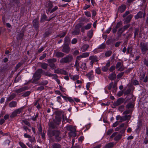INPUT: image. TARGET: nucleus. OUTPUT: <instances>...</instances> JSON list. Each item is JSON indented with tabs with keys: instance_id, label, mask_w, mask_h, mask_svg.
Wrapping results in <instances>:
<instances>
[{
	"instance_id": "obj_44",
	"label": "nucleus",
	"mask_w": 148,
	"mask_h": 148,
	"mask_svg": "<svg viewBox=\"0 0 148 148\" xmlns=\"http://www.w3.org/2000/svg\"><path fill=\"white\" fill-rule=\"evenodd\" d=\"M116 119L117 120H120L119 121V122H123L122 116H121L119 115H118L116 116Z\"/></svg>"
},
{
	"instance_id": "obj_8",
	"label": "nucleus",
	"mask_w": 148,
	"mask_h": 148,
	"mask_svg": "<svg viewBox=\"0 0 148 148\" xmlns=\"http://www.w3.org/2000/svg\"><path fill=\"white\" fill-rule=\"evenodd\" d=\"M61 119L62 118L61 117L55 116V118L53 119V121L55 123V124L57 125L58 127L61 123Z\"/></svg>"
},
{
	"instance_id": "obj_46",
	"label": "nucleus",
	"mask_w": 148,
	"mask_h": 148,
	"mask_svg": "<svg viewBox=\"0 0 148 148\" xmlns=\"http://www.w3.org/2000/svg\"><path fill=\"white\" fill-rule=\"evenodd\" d=\"M89 52L84 53L82 54V56L83 58L87 57L89 56Z\"/></svg>"
},
{
	"instance_id": "obj_4",
	"label": "nucleus",
	"mask_w": 148,
	"mask_h": 148,
	"mask_svg": "<svg viewBox=\"0 0 148 148\" xmlns=\"http://www.w3.org/2000/svg\"><path fill=\"white\" fill-rule=\"evenodd\" d=\"M140 48L142 54H145L148 50V44L141 42L140 44Z\"/></svg>"
},
{
	"instance_id": "obj_63",
	"label": "nucleus",
	"mask_w": 148,
	"mask_h": 148,
	"mask_svg": "<svg viewBox=\"0 0 148 148\" xmlns=\"http://www.w3.org/2000/svg\"><path fill=\"white\" fill-rule=\"evenodd\" d=\"M22 65V63L19 62L18 64H17L15 68V71H16Z\"/></svg>"
},
{
	"instance_id": "obj_52",
	"label": "nucleus",
	"mask_w": 148,
	"mask_h": 148,
	"mask_svg": "<svg viewBox=\"0 0 148 148\" xmlns=\"http://www.w3.org/2000/svg\"><path fill=\"white\" fill-rule=\"evenodd\" d=\"M123 64H122L121 62H118L116 65V69H118L119 68H120L121 66H123Z\"/></svg>"
},
{
	"instance_id": "obj_32",
	"label": "nucleus",
	"mask_w": 148,
	"mask_h": 148,
	"mask_svg": "<svg viewBox=\"0 0 148 148\" xmlns=\"http://www.w3.org/2000/svg\"><path fill=\"white\" fill-rule=\"evenodd\" d=\"M47 17L46 15V14H44L41 17L40 19V22H43L44 20L46 21H47Z\"/></svg>"
},
{
	"instance_id": "obj_39",
	"label": "nucleus",
	"mask_w": 148,
	"mask_h": 148,
	"mask_svg": "<svg viewBox=\"0 0 148 148\" xmlns=\"http://www.w3.org/2000/svg\"><path fill=\"white\" fill-rule=\"evenodd\" d=\"M145 72H143L142 73H141L140 74V82H142L143 79H144L145 77Z\"/></svg>"
},
{
	"instance_id": "obj_14",
	"label": "nucleus",
	"mask_w": 148,
	"mask_h": 148,
	"mask_svg": "<svg viewBox=\"0 0 148 148\" xmlns=\"http://www.w3.org/2000/svg\"><path fill=\"white\" fill-rule=\"evenodd\" d=\"M27 87L25 86L23 87H22L16 90H15V92L17 93H19L23 91L27 90Z\"/></svg>"
},
{
	"instance_id": "obj_33",
	"label": "nucleus",
	"mask_w": 148,
	"mask_h": 148,
	"mask_svg": "<svg viewBox=\"0 0 148 148\" xmlns=\"http://www.w3.org/2000/svg\"><path fill=\"white\" fill-rule=\"evenodd\" d=\"M48 65L45 63H42L40 65V67L45 70H47L48 67Z\"/></svg>"
},
{
	"instance_id": "obj_56",
	"label": "nucleus",
	"mask_w": 148,
	"mask_h": 148,
	"mask_svg": "<svg viewBox=\"0 0 148 148\" xmlns=\"http://www.w3.org/2000/svg\"><path fill=\"white\" fill-rule=\"evenodd\" d=\"M95 72L98 74H100L101 73V69L99 67L97 68L95 70Z\"/></svg>"
},
{
	"instance_id": "obj_40",
	"label": "nucleus",
	"mask_w": 148,
	"mask_h": 148,
	"mask_svg": "<svg viewBox=\"0 0 148 148\" xmlns=\"http://www.w3.org/2000/svg\"><path fill=\"white\" fill-rule=\"evenodd\" d=\"M57 59L55 58H53L47 60V62L48 63H54L57 61Z\"/></svg>"
},
{
	"instance_id": "obj_30",
	"label": "nucleus",
	"mask_w": 148,
	"mask_h": 148,
	"mask_svg": "<svg viewBox=\"0 0 148 148\" xmlns=\"http://www.w3.org/2000/svg\"><path fill=\"white\" fill-rule=\"evenodd\" d=\"M134 107V105L132 103H128L126 106V107L127 109H132Z\"/></svg>"
},
{
	"instance_id": "obj_1",
	"label": "nucleus",
	"mask_w": 148,
	"mask_h": 148,
	"mask_svg": "<svg viewBox=\"0 0 148 148\" xmlns=\"http://www.w3.org/2000/svg\"><path fill=\"white\" fill-rule=\"evenodd\" d=\"M43 70L42 69H38L34 74L33 78L31 80L32 83H34L38 80L41 77V74L43 72Z\"/></svg>"
},
{
	"instance_id": "obj_20",
	"label": "nucleus",
	"mask_w": 148,
	"mask_h": 148,
	"mask_svg": "<svg viewBox=\"0 0 148 148\" xmlns=\"http://www.w3.org/2000/svg\"><path fill=\"white\" fill-rule=\"evenodd\" d=\"M89 47V45L87 44H85L83 45L81 47V50L82 52L86 51Z\"/></svg>"
},
{
	"instance_id": "obj_62",
	"label": "nucleus",
	"mask_w": 148,
	"mask_h": 148,
	"mask_svg": "<svg viewBox=\"0 0 148 148\" xmlns=\"http://www.w3.org/2000/svg\"><path fill=\"white\" fill-rule=\"evenodd\" d=\"M124 73V72H123L119 73L117 76V78L119 79L121 78L123 75Z\"/></svg>"
},
{
	"instance_id": "obj_10",
	"label": "nucleus",
	"mask_w": 148,
	"mask_h": 148,
	"mask_svg": "<svg viewBox=\"0 0 148 148\" xmlns=\"http://www.w3.org/2000/svg\"><path fill=\"white\" fill-rule=\"evenodd\" d=\"M39 21L38 18H36L33 21V25L35 29L37 30L39 27Z\"/></svg>"
},
{
	"instance_id": "obj_41",
	"label": "nucleus",
	"mask_w": 148,
	"mask_h": 148,
	"mask_svg": "<svg viewBox=\"0 0 148 148\" xmlns=\"http://www.w3.org/2000/svg\"><path fill=\"white\" fill-rule=\"evenodd\" d=\"M56 115V116L58 117H61V115L62 114V112L60 111H57L55 112Z\"/></svg>"
},
{
	"instance_id": "obj_42",
	"label": "nucleus",
	"mask_w": 148,
	"mask_h": 148,
	"mask_svg": "<svg viewBox=\"0 0 148 148\" xmlns=\"http://www.w3.org/2000/svg\"><path fill=\"white\" fill-rule=\"evenodd\" d=\"M112 53V51H107L105 54L106 57H107L110 56Z\"/></svg>"
},
{
	"instance_id": "obj_38",
	"label": "nucleus",
	"mask_w": 148,
	"mask_h": 148,
	"mask_svg": "<svg viewBox=\"0 0 148 148\" xmlns=\"http://www.w3.org/2000/svg\"><path fill=\"white\" fill-rule=\"evenodd\" d=\"M23 109V107H22L21 108L16 109L14 110L16 115L20 114L22 111Z\"/></svg>"
},
{
	"instance_id": "obj_11",
	"label": "nucleus",
	"mask_w": 148,
	"mask_h": 148,
	"mask_svg": "<svg viewBox=\"0 0 148 148\" xmlns=\"http://www.w3.org/2000/svg\"><path fill=\"white\" fill-rule=\"evenodd\" d=\"M80 27L81 25H76L75 27V29L72 32V33L75 35L78 34L80 32L79 28Z\"/></svg>"
},
{
	"instance_id": "obj_3",
	"label": "nucleus",
	"mask_w": 148,
	"mask_h": 148,
	"mask_svg": "<svg viewBox=\"0 0 148 148\" xmlns=\"http://www.w3.org/2000/svg\"><path fill=\"white\" fill-rule=\"evenodd\" d=\"M73 59L72 56L69 54L66 55L65 57L62 58L60 60V62L62 64H69L71 62Z\"/></svg>"
},
{
	"instance_id": "obj_60",
	"label": "nucleus",
	"mask_w": 148,
	"mask_h": 148,
	"mask_svg": "<svg viewBox=\"0 0 148 148\" xmlns=\"http://www.w3.org/2000/svg\"><path fill=\"white\" fill-rule=\"evenodd\" d=\"M124 31H125L123 29V28L121 27V28H120L118 29L117 33L122 34V33L124 32Z\"/></svg>"
},
{
	"instance_id": "obj_55",
	"label": "nucleus",
	"mask_w": 148,
	"mask_h": 148,
	"mask_svg": "<svg viewBox=\"0 0 148 148\" xmlns=\"http://www.w3.org/2000/svg\"><path fill=\"white\" fill-rule=\"evenodd\" d=\"M60 74H63L64 75H67L68 74V72H67L66 71L61 69V71Z\"/></svg>"
},
{
	"instance_id": "obj_15",
	"label": "nucleus",
	"mask_w": 148,
	"mask_h": 148,
	"mask_svg": "<svg viewBox=\"0 0 148 148\" xmlns=\"http://www.w3.org/2000/svg\"><path fill=\"white\" fill-rule=\"evenodd\" d=\"M24 35L23 30H21L19 33H18L17 36V39L18 40H21L23 37Z\"/></svg>"
},
{
	"instance_id": "obj_19",
	"label": "nucleus",
	"mask_w": 148,
	"mask_h": 148,
	"mask_svg": "<svg viewBox=\"0 0 148 148\" xmlns=\"http://www.w3.org/2000/svg\"><path fill=\"white\" fill-rule=\"evenodd\" d=\"M143 15V12L141 11H139L137 14L134 16L136 19H138L139 18H141Z\"/></svg>"
},
{
	"instance_id": "obj_6",
	"label": "nucleus",
	"mask_w": 148,
	"mask_h": 148,
	"mask_svg": "<svg viewBox=\"0 0 148 148\" xmlns=\"http://www.w3.org/2000/svg\"><path fill=\"white\" fill-rule=\"evenodd\" d=\"M62 51L64 53H68L70 51V48L67 44H64L62 47Z\"/></svg>"
},
{
	"instance_id": "obj_59",
	"label": "nucleus",
	"mask_w": 148,
	"mask_h": 148,
	"mask_svg": "<svg viewBox=\"0 0 148 148\" xmlns=\"http://www.w3.org/2000/svg\"><path fill=\"white\" fill-rule=\"evenodd\" d=\"M19 144L21 147L22 148H27L26 145L23 143L20 142H19Z\"/></svg>"
},
{
	"instance_id": "obj_51",
	"label": "nucleus",
	"mask_w": 148,
	"mask_h": 148,
	"mask_svg": "<svg viewBox=\"0 0 148 148\" xmlns=\"http://www.w3.org/2000/svg\"><path fill=\"white\" fill-rule=\"evenodd\" d=\"M118 110L119 111L122 112L124 110V106L121 105L118 108Z\"/></svg>"
},
{
	"instance_id": "obj_5",
	"label": "nucleus",
	"mask_w": 148,
	"mask_h": 148,
	"mask_svg": "<svg viewBox=\"0 0 148 148\" xmlns=\"http://www.w3.org/2000/svg\"><path fill=\"white\" fill-rule=\"evenodd\" d=\"M60 133V131L57 130H49L48 132V134L49 137L55 136L56 137H57L59 136Z\"/></svg>"
},
{
	"instance_id": "obj_34",
	"label": "nucleus",
	"mask_w": 148,
	"mask_h": 148,
	"mask_svg": "<svg viewBox=\"0 0 148 148\" xmlns=\"http://www.w3.org/2000/svg\"><path fill=\"white\" fill-rule=\"evenodd\" d=\"M74 67L76 68V70L78 71H79V65L78 62L76 60L75 64L74 65Z\"/></svg>"
},
{
	"instance_id": "obj_31",
	"label": "nucleus",
	"mask_w": 148,
	"mask_h": 148,
	"mask_svg": "<svg viewBox=\"0 0 148 148\" xmlns=\"http://www.w3.org/2000/svg\"><path fill=\"white\" fill-rule=\"evenodd\" d=\"M125 131V130L124 129H123L122 130L120 131L121 134H118L116 135V139H120L121 138V136H122V134Z\"/></svg>"
},
{
	"instance_id": "obj_17",
	"label": "nucleus",
	"mask_w": 148,
	"mask_h": 148,
	"mask_svg": "<svg viewBox=\"0 0 148 148\" xmlns=\"http://www.w3.org/2000/svg\"><path fill=\"white\" fill-rule=\"evenodd\" d=\"M116 78V75L114 72L110 74L108 78L111 80H113L115 79Z\"/></svg>"
},
{
	"instance_id": "obj_2",
	"label": "nucleus",
	"mask_w": 148,
	"mask_h": 148,
	"mask_svg": "<svg viewBox=\"0 0 148 148\" xmlns=\"http://www.w3.org/2000/svg\"><path fill=\"white\" fill-rule=\"evenodd\" d=\"M53 7V5L52 3L49 1L46 5V12L48 14L49 12L50 13H52L53 12L56 11L58 8V7L57 6H55L52 9V8Z\"/></svg>"
},
{
	"instance_id": "obj_22",
	"label": "nucleus",
	"mask_w": 148,
	"mask_h": 148,
	"mask_svg": "<svg viewBox=\"0 0 148 148\" xmlns=\"http://www.w3.org/2000/svg\"><path fill=\"white\" fill-rule=\"evenodd\" d=\"M116 144V143L113 142L109 143L105 145L104 148H111L115 145Z\"/></svg>"
},
{
	"instance_id": "obj_58",
	"label": "nucleus",
	"mask_w": 148,
	"mask_h": 148,
	"mask_svg": "<svg viewBox=\"0 0 148 148\" xmlns=\"http://www.w3.org/2000/svg\"><path fill=\"white\" fill-rule=\"evenodd\" d=\"M132 51V47H128L127 49V53H129L131 52Z\"/></svg>"
},
{
	"instance_id": "obj_37",
	"label": "nucleus",
	"mask_w": 148,
	"mask_h": 148,
	"mask_svg": "<svg viewBox=\"0 0 148 148\" xmlns=\"http://www.w3.org/2000/svg\"><path fill=\"white\" fill-rule=\"evenodd\" d=\"M48 83V81L47 80H43L41 82L38 83L39 85L45 86Z\"/></svg>"
},
{
	"instance_id": "obj_16",
	"label": "nucleus",
	"mask_w": 148,
	"mask_h": 148,
	"mask_svg": "<svg viewBox=\"0 0 148 148\" xmlns=\"http://www.w3.org/2000/svg\"><path fill=\"white\" fill-rule=\"evenodd\" d=\"M66 129L70 132H76V129L75 127L71 125H69L66 127Z\"/></svg>"
},
{
	"instance_id": "obj_43",
	"label": "nucleus",
	"mask_w": 148,
	"mask_h": 148,
	"mask_svg": "<svg viewBox=\"0 0 148 148\" xmlns=\"http://www.w3.org/2000/svg\"><path fill=\"white\" fill-rule=\"evenodd\" d=\"M132 110H125L123 113V114H126L127 115L129 114L132 113Z\"/></svg>"
},
{
	"instance_id": "obj_12",
	"label": "nucleus",
	"mask_w": 148,
	"mask_h": 148,
	"mask_svg": "<svg viewBox=\"0 0 148 148\" xmlns=\"http://www.w3.org/2000/svg\"><path fill=\"white\" fill-rule=\"evenodd\" d=\"M48 125L49 127L52 129L57 128L58 127L57 125L55 124V123L54 122L53 120L49 122L48 124Z\"/></svg>"
},
{
	"instance_id": "obj_54",
	"label": "nucleus",
	"mask_w": 148,
	"mask_h": 148,
	"mask_svg": "<svg viewBox=\"0 0 148 148\" xmlns=\"http://www.w3.org/2000/svg\"><path fill=\"white\" fill-rule=\"evenodd\" d=\"M105 44L104 43H103L98 47V49H103L105 48Z\"/></svg>"
},
{
	"instance_id": "obj_48",
	"label": "nucleus",
	"mask_w": 148,
	"mask_h": 148,
	"mask_svg": "<svg viewBox=\"0 0 148 148\" xmlns=\"http://www.w3.org/2000/svg\"><path fill=\"white\" fill-rule=\"evenodd\" d=\"M31 92L30 91H27L24 93L22 96L24 97H26L28 96L30 94Z\"/></svg>"
},
{
	"instance_id": "obj_25",
	"label": "nucleus",
	"mask_w": 148,
	"mask_h": 148,
	"mask_svg": "<svg viewBox=\"0 0 148 148\" xmlns=\"http://www.w3.org/2000/svg\"><path fill=\"white\" fill-rule=\"evenodd\" d=\"M16 102L14 101L11 102L9 104V107L11 108L16 107Z\"/></svg>"
},
{
	"instance_id": "obj_27",
	"label": "nucleus",
	"mask_w": 148,
	"mask_h": 148,
	"mask_svg": "<svg viewBox=\"0 0 148 148\" xmlns=\"http://www.w3.org/2000/svg\"><path fill=\"white\" fill-rule=\"evenodd\" d=\"M97 58L96 56H90L89 58V59L95 62H97L98 61Z\"/></svg>"
},
{
	"instance_id": "obj_9",
	"label": "nucleus",
	"mask_w": 148,
	"mask_h": 148,
	"mask_svg": "<svg viewBox=\"0 0 148 148\" xmlns=\"http://www.w3.org/2000/svg\"><path fill=\"white\" fill-rule=\"evenodd\" d=\"M61 119L62 118L61 117L55 116V118L53 119V121L55 123V124L57 125L58 127L61 123Z\"/></svg>"
},
{
	"instance_id": "obj_45",
	"label": "nucleus",
	"mask_w": 148,
	"mask_h": 148,
	"mask_svg": "<svg viewBox=\"0 0 148 148\" xmlns=\"http://www.w3.org/2000/svg\"><path fill=\"white\" fill-rule=\"evenodd\" d=\"M60 145L58 143H54L52 145V148H60Z\"/></svg>"
},
{
	"instance_id": "obj_7",
	"label": "nucleus",
	"mask_w": 148,
	"mask_h": 148,
	"mask_svg": "<svg viewBox=\"0 0 148 148\" xmlns=\"http://www.w3.org/2000/svg\"><path fill=\"white\" fill-rule=\"evenodd\" d=\"M124 101V99L123 98H119L116 101L114 102L113 105L115 107L119 106L123 103Z\"/></svg>"
},
{
	"instance_id": "obj_47",
	"label": "nucleus",
	"mask_w": 148,
	"mask_h": 148,
	"mask_svg": "<svg viewBox=\"0 0 148 148\" xmlns=\"http://www.w3.org/2000/svg\"><path fill=\"white\" fill-rule=\"evenodd\" d=\"M139 31V29L138 28H136L135 29L134 33V38H135L136 36L138 34Z\"/></svg>"
},
{
	"instance_id": "obj_61",
	"label": "nucleus",
	"mask_w": 148,
	"mask_h": 148,
	"mask_svg": "<svg viewBox=\"0 0 148 148\" xmlns=\"http://www.w3.org/2000/svg\"><path fill=\"white\" fill-rule=\"evenodd\" d=\"M91 23L88 24L86 25L84 27L85 29L87 30L90 29L91 27Z\"/></svg>"
},
{
	"instance_id": "obj_57",
	"label": "nucleus",
	"mask_w": 148,
	"mask_h": 148,
	"mask_svg": "<svg viewBox=\"0 0 148 148\" xmlns=\"http://www.w3.org/2000/svg\"><path fill=\"white\" fill-rule=\"evenodd\" d=\"M143 62L145 65L147 66H148V59L144 58V59Z\"/></svg>"
},
{
	"instance_id": "obj_18",
	"label": "nucleus",
	"mask_w": 148,
	"mask_h": 148,
	"mask_svg": "<svg viewBox=\"0 0 148 148\" xmlns=\"http://www.w3.org/2000/svg\"><path fill=\"white\" fill-rule=\"evenodd\" d=\"M55 56L57 58H60L64 57L65 54L61 52L57 51L55 53Z\"/></svg>"
},
{
	"instance_id": "obj_35",
	"label": "nucleus",
	"mask_w": 148,
	"mask_h": 148,
	"mask_svg": "<svg viewBox=\"0 0 148 148\" xmlns=\"http://www.w3.org/2000/svg\"><path fill=\"white\" fill-rule=\"evenodd\" d=\"M80 68L84 71H86L87 69V67L85 63H83L81 65Z\"/></svg>"
},
{
	"instance_id": "obj_29",
	"label": "nucleus",
	"mask_w": 148,
	"mask_h": 148,
	"mask_svg": "<svg viewBox=\"0 0 148 148\" xmlns=\"http://www.w3.org/2000/svg\"><path fill=\"white\" fill-rule=\"evenodd\" d=\"M75 132H70L69 133L70 138H75L76 136Z\"/></svg>"
},
{
	"instance_id": "obj_21",
	"label": "nucleus",
	"mask_w": 148,
	"mask_h": 148,
	"mask_svg": "<svg viewBox=\"0 0 148 148\" xmlns=\"http://www.w3.org/2000/svg\"><path fill=\"white\" fill-rule=\"evenodd\" d=\"M61 96L62 97L64 98V99L66 101H67V100L71 103H72L74 101L73 100L71 97H67L65 96H64L62 95H61Z\"/></svg>"
},
{
	"instance_id": "obj_24",
	"label": "nucleus",
	"mask_w": 148,
	"mask_h": 148,
	"mask_svg": "<svg viewBox=\"0 0 148 148\" xmlns=\"http://www.w3.org/2000/svg\"><path fill=\"white\" fill-rule=\"evenodd\" d=\"M131 117V116L130 115H125L122 116L123 122L127 120H129Z\"/></svg>"
},
{
	"instance_id": "obj_50",
	"label": "nucleus",
	"mask_w": 148,
	"mask_h": 148,
	"mask_svg": "<svg viewBox=\"0 0 148 148\" xmlns=\"http://www.w3.org/2000/svg\"><path fill=\"white\" fill-rule=\"evenodd\" d=\"M66 32H62V35H61V34H59L58 35H57V37H59L60 38H61L62 37H64L66 35Z\"/></svg>"
},
{
	"instance_id": "obj_28",
	"label": "nucleus",
	"mask_w": 148,
	"mask_h": 148,
	"mask_svg": "<svg viewBox=\"0 0 148 148\" xmlns=\"http://www.w3.org/2000/svg\"><path fill=\"white\" fill-rule=\"evenodd\" d=\"M16 96V95L14 93H12L9 97L7 98V100L8 101H10L14 99Z\"/></svg>"
},
{
	"instance_id": "obj_26",
	"label": "nucleus",
	"mask_w": 148,
	"mask_h": 148,
	"mask_svg": "<svg viewBox=\"0 0 148 148\" xmlns=\"http://www.w3.org/2000/svg\"><path fill=\"white\" fill-rule=\"evenodd\" d=\"M93 71H91L87 75L88 77V78L91 80L94 77V75H93Z\"/></svg>"
},
{
	"instance_id": "obj_49",
	"label": "nucleus",
	"mask_w": 148,
	"mask_h": 148,
	"mask_svg": "<svg viewBox=\"0 0 148 148\" xmlns=\"http://www.w3.org/2000/svg\"><path fill=\"white\" fill-rule=\"evenodd\" d=\"M44 74L46 76L49 77H52V74L48 71L45 72Z\"/></svg>"
},
{
	"instance_id": "obj_23",
	"label": "nucleus",
	"mask_w": 148,
	"mask_h": 148,
	"mask_svg": "<svg viewBox=\"0 0 148 148\" xmlns=\"http://www.w3.org/2000/svg\"><path fill=\"white\" fill-rule=\"evenodd\" d=\"M132 17V15H128L125 19L124 22V23H129Z\"/></svg>"
},
{
	"instance_id": "obj_64",
	"label": "nucleus",
	"mask_w": 148,
	"mask_h": 148,
	"mask_svg": "<svg viewBox=\"0 0 148 148\" xmlns=\"http://www.w3.org/2000/svg\"><path fill=\"white\" fill-rule=\"evenodd\" d=\"M101 69L103 71L106 72L108 70V68L105 66H103L101 68Z\"/></svg>"
},
{
	"instance_id": "obj_36",
	"label": "nucleus",
	"mask_w": 148,
	"mask_h": 148,
	"mask_svg": "<svg viewBox=\"0 0 148 148\" xmlns=\"http://www.w3.org/2000/svg\"><path fill=\"white\" fill-rule=\"evenodd\" d=\"M64 44H68L69 43H70L71 41L70 38L67 36H66L64 39Z\"/></svg>"
},
{
	"instance_id": "obj_53",
	"label": "nucleus",
	"mask_w": 148,
	"mask_h": 148,
	"mask_svg": "<svg viewBox=\"0 0 148 148\" xmlns=\"http://www.w3.org/2000/svg\"><path fill=\"white\" fill-rule=\"evenodd\" d=\"M49 66L52 68L55 69L56 68L55 64L54 63H48Z\"/></svg>"
},
{
	"instance_id": "obj_13",
	"label": "nucleus",
	"mask_w": 148,
	"mask_h": 148,
	"mask_svg": "<svg viewBox=\"0 0 148 148\" xmlns=\"http://www.w3.org/2000/svg\"><path fill=\"white\" fill-rule=\"evenodd\" d=\"M126 8V5H122L118 8V12L122 13L125 10Z\"/></svg>"
}]
</instances>
